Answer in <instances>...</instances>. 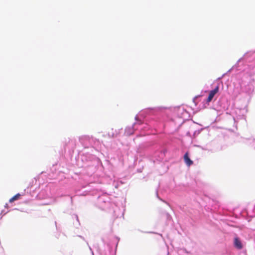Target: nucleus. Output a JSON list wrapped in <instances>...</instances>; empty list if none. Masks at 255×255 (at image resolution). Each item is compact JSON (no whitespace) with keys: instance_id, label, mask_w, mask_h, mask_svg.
<instances>
[{"instance_id":"obj_2","label":"nucleus","mask_w":255,"mask_h":255,"mask_svg":"<svg viewBox=\"0 0 255 255\" xmlns=\"http://www.w3.org/2000/svg\"><path fill=\"white\" fill-rule=\"evenodd\" d=\"M184 160L186 164L188 166H190L193 163V161L190 159L188 152H186L184 154Z\"/></svg>"},{"instance_id":"obj_4","label":"nucleus","mask_w":255,"mask_h":255,"mask_svg":"<svg viewBox=\"0 0 255 255\" xmlns=\"http://www.w3.org/2000/svg\"><path fill=\"white\" fill-rule=\"evenodd\" d=\"M20 196V194L19 193H17L15 195H14L13 197H12L11 198H10L9 200V202L10 203L13 202L14 201L18 200Z\"/></svg>"},{"instance_id":"obj_5","label":"nucleus","mask_w":255,"mask_h":255,"mask_svg":"<svg viewBox=\"0 0 255 255\" xmlns=\"http://www.w3.org/2000/svg\"><path fill=\"white\" fill-rule=\"evenodd\" d=\"M112 136H114V133H113L112 134Z\"/></svg>"},{"instance_id":"obj_1","label":"nucleus","mask_w":255,"mask_h":255,"mask_svg":"<svg viewBox=\"0 0 255 255\" xmlns=\"http://www.w3.org/2000/svg\"><path fill=\"white\" fill-rule=\"evenodd\" d=\"M219 87L218 86H217L214 90L210 91L208 97L207 99V102H210L212 100L214 96L219 92Z\"/></svg>"},{"instance_id":"obj_3","label":"nucleus","mask_w":255,"mask_h":255,"mask_svg":"<svg viewBox=\"0 0 255 255\" xmlns=\"http://www.w3.org/2000/svg\"><path fill=\"white\" fill-rule=\"evenodd\" d=\"M234 245L235 247L238 249H242L243 248L242 244L238 238H235Z\"/></svg>"}]
</instances>
